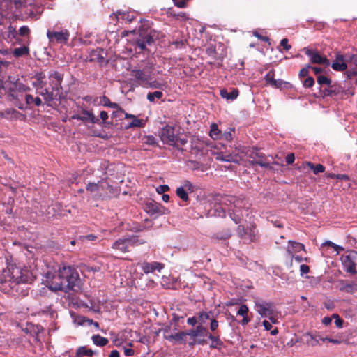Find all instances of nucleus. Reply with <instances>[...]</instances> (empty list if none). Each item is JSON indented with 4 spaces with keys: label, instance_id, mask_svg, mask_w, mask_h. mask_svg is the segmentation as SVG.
I'll return each instance as SVG.
<instances>
[{
    "label": "nucleus",
    "instance_id": "nucleus-1",
    "mask_svg": "<svg viewBox=\"0 0 357 357\" xmlns=\"http://www.w3.org/2000/svg\"><path fill=\"white\" fill-rule=\"evenodd\" d=\"M79 274L72 266L59 267L57 271H48L43 283L51 291L67 292L79 284Z\"/></svg>",
    "mask_w": 357,
    "mask_h": 357
},
{
    "label": "nucleus",
    "instance_id": "nucleus-2",
    "mask_svg": "<svg viewBox=\"0 0 357 357\" xmlns=\"http://www.w3.org/2000/svg\"><path fill=\"white\" fill-rule=\"evenodd\" d=\"M31 278V273L26 267L9 264L0 275V289L5 293H12L18 284L29 282Z\"/></svg>",
    "mask_w": 357,
    "mask_h": 357
},
{
    "label": "nucleus",
    "instance_id": "nucleus-3",
    "mask_svg": "<svg viewBox=\"0 0 357 357\" xmlns=\"http://www.w3.org/2000/svg\"><path fill=\"white\" fill-rule=\"evenodd\" d=\"M245 206V202L239 198L231 195L222 196L220 204L215 206L214 215L218 217H225L228 211L233 221L238 224L242 219L241 208Z\"/></svg>",
    "mask_w": 357,
    "mask_h": 357
},
{
    "label": "nucleus",
    "instance_id": "nucleus-4",
    "mask_svg": "<svg viewBox=\"0 0 357 357\" xmlns=\"http://www.w3.org/2000/svg\"><path fill=\"white\" fill-rule=\"evenodd\" d=\"M239 157L241 158L240 164L245 167L254 166L258 165L261 167H268L269 163L266 161V156L259 153L258 149L254 147H239Z\"/></svg>",
    "mask_w": 357,
    "mask_h": 357
},
{
    "label": "nucleus",
    "instance_id": "nucleus-5",
    "mask_svg": "<svg viewBox=\"0 0 357 357\" xmlns=\"http://www.w3.org/2000/svg\"><path fill=\"white\" fill-rule=\"evenodd\" d=\"M86 190L98 199H107L115 196L116 189L113 188L107 181L102 180L98 183H89Z\"/></svg>",
    "mask_w": 357,
    "mask_h": 357
},
{
    "label": "nucleus",
    "instance_id": "nucleus-6",
    "mask_svg": "<svg viewBox=\"0 0 357 357\" xmlns=\"http://www.w3.org/2000/svg\"><path fill=\"white\" fill-rule=\"evenodd\" d=\"M254 308L262 318H268L273 324L278 323V316L272 303L257 298L255 300Z\"/></svg>",
    "mask_w": 357,
    "mask_h": 357
},
{
    "label": "nucleus",
    "instance_id": "nucleus-7",
    "mask_svg": "<svg viewBox=\"0 0 357 357\" xmlns=\"http://www.w3.org/2000/svg\"><path fill=\"white\" fill-rule=\"evenodd\" d=\"M214 150H211V154L215 157V160L222 162H229L240 164L241 158L239 157L238 148H236L232 153L223 152L222 151H216L219 149L218 146H214Z\"/></svg>",
    "mask_w": 357,
    "mask_h": 357
},
{
    "label": "nucleus",
    "instance_id": "nucleus-8",
    "mask_svg": "<svg viewBox=\"0 0 357 357\" xmlns=\"http://www.w3.org/2000/svg\"><path fill=\"white\" fill-rule=\"evenodd\" d=\"M185 333L186 336H190L194 340L190 345H194L195 344H204L206 343L204 337L208 335V331L202 325H198L195 329H190L186 331Z\"/></svg>",
    "mask_w": 357,
    "mask_h": 357
},
{
    "label": "nucleus",
    "instance_id": "nucleus-9",
    "mask_svg": "<svg viewBox=\"0 0 357 357\" xmlns=\"http://www.w3.org/2000/svg\"><path fill=\"white\" fill-rule=\"evenodd\" d=\"M303 52L310 57V60L312 63L324 64L326 66H330L329 60L326 56H321L317 51L312 50L308 47H304Z\"/></svg>",
    "mask_w": 357,
    "mask_h": 357
},
{
    "label": "nucleus",
    "instance_id": "nucleus-10",
    "mask_svg": "<svg viewBox=\"0 0 357 357\" xmlns=\"http://www.w3.org/2000/svg\"><path fill=\"white\" fill-rule=\"evenodd\" d=\"M47 36L51 43H66L69 39L70 33L67 29L61 31H47Z\"/></svg>",
    "mask_w": 357,
    "mask_h": 357
},
{
    "label": "nucleus",
    "instance_id": "nucleus-11",
    "mask_svg": "<svg viewBox=\"0 0 357 357\" xmlns=\"http://www.w3.org/2000/svg\"><path fill=\"white\" fill-rule=\"evenodd\" d=\"M160 138L165 144L169 145L175 144L177 140V135L174 132V128L169 126L163 128L161 131Z\"/></svg>",
    "mask_w": 357,
    "mask_h": 357
},
{
    "label": "nucleus",
    "instance_id": "nucleus-12",
    "mask_svg": "<svg viewBox=\"0 0 357 357\" xmlns=\"http://www.w3.org/2000/svg\"><path fill=\"white\" fill-rule=\"evenodd\" d=\"M50 84L53 91L61 93L62 90L61 83L63 79V75L57 71H52L49 74Z\"/></svg>",
    "mask_w": 357,
    "mask_h": 357
},
{
    "label": "nucleus",
    "instance_id": "nucleus-13",
    "mask_svg": "<svg viewBox=\"0 0 357 357\" xmlns=\"http://www.w3.org/2000/svg\"><path fill=\"white\" fill-rule=\"evenodd\" d=\"M341 260L346 271L351 273H356L355 252H353L343 255Z\"/></svg>",
    "mask_w": 357,
    "mask_h": 357
},
{
    "label": "nucleus",
    "instance_id": "nucleus-14",
    "mask_svg": "<svg viewBox=\"0 0 357 357\" xmlns=\"http://www.w3.org/2000/svg\"><path fill=\"white\" fill-rule=\"evenodd\" d=\"M238 232L239 236L246 242L253 241L255 237V228L253 227H248L245 228L243 226H238Z\"/></svg>",
    "mask_w": 357,
    "mask_h": 357
},
{
    "label": "nucleus",
    "instance_id": "nucleus-15",
    "mask_svg": "<svg viewBox=\"0 0 357 357\" xmlns=\"http://www.w3.org/2000/svg\"><path fill=\"white\" fill-rule=\"evenodd\" d=\"M188 191L192 192L193 186L190 182L185 181L183 186L177 188L176 193L177 196L182 200L187 202L188 200Z\"/></svg>",
    "mask_w": 357,
    "mask_h": 357
},
{
    "label": "nucleus",
    "instance_id": "nucleus-16",
    "mask_svg": "<svg viewBox=\"0 0 357 357\" xmlns=\"http://www.w3.org/2000/svg\"><path fill=\"white\" fill-rule=\"evenodd\" d=\"M163 268L164 265L157 261H153L151 263L143 262L141 264V268L146 274L153 273L155 271L160 272Z\"/></svg>",
    "mask_w": 357,
    "mask_h": 357
},
{
    "label": "nucleus",
    "instance_id": "nucleus-17",
    "mask_svg": "<svg viewBox=\"0 0 357 357\" xmlns=\"http://www.w3.org/2000/svg\"><path fill=\"white\" fill-rule=\"evenodd\" d=\"M40 95L43 97L45 102L47 104H50L54 99H61L63 98L62 93H57L56 91H49L48 89H45L42 92H40Z\"/></svg>",
    "mask_w": 357,
    "mask_h": 357
},
{
    "label": "nucleus",
    "instance_id": "nucleus-18",
    "mask_svg": "<svg viewBox=\"0 0 357 357\" xmlns=\"http://www.w3.org/2000/svg\"><path fill=\"white\" fill-rule=\"evenodd\" d=\"M331 67L336 71L344 70L347 68L344 56L342 54H337L335 60L331 64Z\"/></svg>",
    "mask_w": 357,
    "mask_h": 357
},
{
    "label": "nucleus",
    "instance_id": "nucleus-19",
    "mask_svg": "<svg viewBox=\"0 0 357 357\" xmlns=\"http://www.w3.org/2000/svg\"><path fill=\"white\" fill-rule=\"evenodd\" d=\"M206 146H211V144L202 141L197 137H192L191 141V148L195 153L202 152Z\"/></svg>",
    "mask_w": 357,
    "mask_h": 357
},
{
    "label": "nucleus",
    "instance_id": "nucleus-20",
    "mask_svg": "<svg viewBox=\"0 0 357 357\" xmlns=\"http://www.w3.org/2000/svg\"><path fill=\"white\" fill-rule=\"evenodd\" d=\"M130 243L131 241L130 239H119L113 243L112 248L121 252H126L128 251V248Z\"/></svg>",
    "mask_w": 357,
    "mask_h": 357
},
{
    "label": "nucleus",
    "instance_id": "nucleus-21",
    "mask_svg": "<svg viewBox=\"0 0 357 357\" xmlns=\"http://www.w3.org/2000/svg\"><path fill=\"white\" fill-rule=\"evenodd\" d=\"M289 245L287 248V252L290 257H293V254L296 252H298L305 249V246L303 244L296 242V241H289Z\"/></svg>",
    "mask_w": 357,
    "mask_h": 357
},
{
    "label": "nucleus",
    "instance_id": "nucleus-22",
    "mask_svg": "<svg viewBox=\"0 0 357 357\" xmlns=\"http://www.w3.org/2000/svg\"><path fill=\"white\" fill-rule=\"evenodd\" d=\"M126 119H131L132 121L128 124V128H142L145 125V121L137 119L135 115L126 113Z\"/></svg>",
    "mask_w": 357,
    "mask_h": 357
},
{
    "label": "nucleus",
    "instance_id": "nucleus-23",
    "mask_svg": "<svg viewBox=\"0 0 357 357\" xmlns=\"http://www.w3.org/2000/svg\"><path fill=\"white\" fill-rule=\"evenodd\" d=\"M248 307L245 304L241 305L237 311V314L243 317V319L241 321L242 325H247L250 321V319L248 316Z\"/></svg>",
    "mask_w": 357,
    "mask_h": 357
},
{
    "label": "nucleus",
    "instance_id": "nucleus-24",
    "mask_svg": "<svg viewBox=\"0 0 357 357\" xmlns=\"http://www.w3.org/2000/svg\"><path fill=\"white\" fill-rule=\"evenodd\" d=\"M132 73H134V76L136 79L139 80L141 82L140 84L143 86H145V84L148 83V80L151 79L150 75L149 74H146L142 70H132Z\"/></svg>",
    "mask_w": 357,
    "mask_h": 357
},
{
    "label": "nucleus",
    "instance_id": "nucleus-25",
    "mask_svg": "<svg viewBox=\"0 0 357 357\" xmlns=\"http://www.w3.org/2000/svg\"><path fill=\"white\" fill-rule=\"evenodd\" d=\"M220 96L222 98H225L227 100H234L238 96V91L236 89H233L231 91L223 89L220 90Z\"/></svg>",
    "mask_w": 357,
    "mask_h": 357
},
{
    "label": "nucleus",
    "instance_id": "nucleus-26",
    "mask_svg": "<svg viewBox=\"0 0 357 357\" xmlns=\"http://www.w3.org/2000/svg\"><path fill=\"white\" fill-rule=\"evenodd\" d=\"M186 337L185 332H179L175 334L165 335V338L174 342H183Z\"/></svg>",
    "mask_w": 357,
    "mask_h": 357
},
{
    "label": "nucleus",
    "instance_id": "nucleus-27",
    "mask_svg": "<svg viewBox=\"0 0 357 357\" xmlns=\"http://www.w3.org/2000/svg\"><path fill=\"white\" fill-rule=\"evenodd\" d=\"M304 337H305L306 344L312 347L319 344L320 337H323L321 335H313L309 333L304 335Z\"/></svg>",
    "mask_w": 357,
    "mask_h": 357
},
{
    "label": "nucleus",
    "instance_id": "nucleus-28",
    "mask_svg": "<svg viewBox=\"0 0 357 357\" xmlns=\"http://www.w3.org/2000/svg\"><path fill=\"white\" fill-rule=\"evenodd\" d=\"M209 136L213 139H219L222 137V132L215 123L210 126Z\"/></svg>",
    "mask_w": 357,
    "mask_h": 357
},
{
    "label": "nucleus",
    "instance_id": "nucleus-29",
    "mask_svg": "<svg viewBox=\"0 0 357 357\" xmlns=\"http://www.w3.org/2000/svg\"><path fill=\"white\" fill-rule=\"evenodd\" d=\"M153 42V38L150 34L146 35L143 39H139L137 41V45L141 50L146 48V45H150Z\"/></svg>",
    "mask_w": 357,
    "mask_h": 357
},
{
    "label": "nucleus",
    "instance_id": "nucleus-30",
    "mask_svg": "<svg viewBox=\"0 0 357 357\" xmlns=\"http://www.w3.org/2000/svg\"><path fill=\"white\" fill-rule=\"evenodd\" d=\"M116 17L119 20L121 19L123 20H126L128 22H132L135 18V15L132 13H126L123 11L118 10L116 13Z\"/></svg>",
    "mask_w": 357,
    "mask_h": 357
},
{
    "label": "nucleus",
    "instance_id": "nucleus-31",
    "mask_svg": "<svg viewBox=\"0 0 357 357\" xmlns=\"http://www.w3.org/2000/svg\"><path fill=\"white\" fill-rule=\"evenodd\" d=\"M206 337L211 340V348H219L222 345V342L220 340L219 335H214L208 333Z\"/></svg>",
    "mask_w": 357,
    "mask_h": 357
},
{
    "label": "nucleus",
    "instance_id": "nucleus-32",
    "mask_svg": "<svg viewBox=\"0 0 357 357\" xmlns=\"http://www.w3.org/2000/svg\"><path fill=\"white\" fill-rule=\"evenodd\" d=\"M231 236V231L229 229L217 232L213 235V238L217 240H227Z\"/></svg>",
    "mask_w": 357,
    "mask_h": 357
},
{
    "label": "nucleus",
    "instance_id": "nucleus-33",
    "mask_svg": "<svg viewBox=\"0 0 357 357\" xmlns=\"http://www.w3.org/2000/svg\"><path fill=\"white\" fill-rule=\"evenodd\" d=\"M93 354V351L91 349H87L86 347H80L77 349L75 357L91 356Z\"/></svg>",
    "mask_w": 357,
    "mask_h": 357
},
{
    "label": "nucleus",
    "instance_id": "nucleus-34",
    "mask_svg": "<svg viewBox=\"0 0 357 357\" xmlns=\"http://www.w3.org/2000/svg\"><path fill=\"white\" fill-rule=\"evenodd\" d=\"M82 114H83V116H82L83 117V121H89L91 123H98V119L95 117L91 111L82 109Z\"/></svg>",
    "mask_w": 357,
    "mask_h": 357
},
{
    "label": "nucleus",
    "instance_id": "nucleus-35",
    "mask_svg": "<svg viewBox=\"0 0 357 357\" xmlns=\"http://www.w3.org/2000/svg\"><path fill=\"white\" fill-rule=\"evenodd\" d=\"M93 343L100 347L106 345L108 343V340L105 337L100 336V335H95L92 337Z\"/></svg>",
    "mask_w": 357,
    "mask_h": 357
},
{
    "label": "nucleus",
    "instance_id": "nucleus-36",
    "mask_svg": "<svg viewBox=\"0 0 357 357\" xmlns=\"http://www.w3.org/2000/svg\"><path fill=\"white\" fill-rule=\"evenodd\" d=\"M148 212L151 214L161 213V205L157 203H150L147 205Z\"/></svg>",
    "mask_w": 357,
    "mask_h": 357
},
{
    "label": "nucleus",
    "instance_id": "nucleus-37",
    "mask_svg": "<svg viewBox=\"0 0 357 357\" xmlns=\"http://www.w3.org/2000/svg\"><path fill=\"white\" fill-rule=\"evenodd\" d=\"M36 82L33 83V86L38 88H43L45 85V82H44V79L45 78V75L43 73H40L36 75Z\"/></svg>",
    "mask_w": 357,
    "mask_h": 357
},
{
    "label": "nucleus",
    "instance_id": "nucleus-38",
    "mask_svg": "<svg viewBox=\"0 0 357 357\" xmlns=\"http://www.w3.org/2000/svg\"><path fill=\"white\" fill-rule=\"evenodd\" d=\"M100 103L105 107H109L114 109H119V106L117 103L111 102L109 99L106 96H102L101 98Z\"/></svg>",
    "mask_w": 357,
    "mask_h": 357
},
{
    "label": "nucleus",
    "instance_id": "nucleus-39",
    "mask_svg": "<svg viewBox=\"0 0 357 357\" xmlns=\"http://www.w3.org/2000/svg\"><path fill=\"white\" fill-rule=\"evenodd\" d=\"M320 340L323 342H331V343L335 344H341V343H343V342L347 343V340H344V338H342V337L329 338V337H320Z\"/></svg>",
    "mask_w": 357,
    "mask_h": 357
},
{
    "label": "nucleus",
    "instance_id": "nucleus-40",
    "mask_svg": "<svg viewBox=\"0 0 357 357\" xmlns=\"http://www.w3.org/2000/svg\"><path fill=\"white\" fill-rule=\"evenodd\" d=\"M307 166L312 169L313 170V172L315 174H317L319 173H321V172H324V167L321 165V164H317L316 165H314L313 163L310 162H307Z\"/></svg>",
    "mask_w": 357,
    "mask_h": 357
},
{
    "label": "nucleus",
    "instance_id": "nucleus-41",
    "mask_svg": "<svg viewBox=\"0 0 357 357\" xmlns=\"http://www.w3.org/2000/svg\"><path fill=\"white\" fill-rule=\"evenodd\" d=\"M29 54V48L26 47H21L15 48L13 52V54L15 56H21Z\"/></svg>",
    "mask_w": 357,
    "mask_h": 357
},
{
    "label": "nucleus",
    "instance_id": "nucleus-42",
    "mask_svg": "<svg viewBox=\"0 0 357 357\" xmlns=\"http://www.w3.org/2000/svg\"><path fill=\"white\" fill-rule=\"evenodd\" d=\"M162 97V93L160 91H154L147 94V99L150 102H154L155 99H160Z\"/></svg>",
    "mask_w": 357,
    "mask_h": 357
},
{
    "label": "nucleus",
    "instance_id": "nucleus-43",
    "mask_svg": "<svg viewBox=\"0 0 357 357\" xmlns=\"http://www.w3.org/2000/svg\"><path fill=\"white\" fill-rule=\"evenodd\" d=\"M209 319H210V315H209V313H208V312H202L198 314L197 319H198V321H199V323H200L199 325H202Z\"/></svg>",
    "mask_w": 357,
    "mask_h": 357
},
{
    "label": "nucleus",
    "instance_id": "nucleus-44",
    "mask_svg": "<svg viewBox=\"0 0 357 357\" xmlns=\"http://www.w3.org/2000/svg\"><path fill=\"white\" fill-rule=\"evenodd\" d=\"M75 322H77L79 325H84L85 324L93 325V321L92 319H86L84 317H79L75 319Z\"/></svg>",
    "mask_w": 357,
    "mask_h": 357
},
{
    "label": "nucleus",
    "instance_id": "nucleus-45",
    "mask_svg": "<svg viewBox=\"0 0 357 357\" xmlns=\"http://www.w3.org/2000/svg\"><path fill=\"white\" fill-rule=\"evenodd\" d=\"M265 80L268 84H269L270 85H271L273 86H276V87L278 86L277 80L274 79L273 75H271V73H268L265 76Z\"/></svg>",
    "mask_w": 357,
    "mask_h": 357
},
{
    "label": "nucleus",
    "instance_id": "nucleus-46",
    "mask_svg": "<svg viewBox=\"0 0 357 357\" xmlns=\"http://www.w3.org/2000/svg\"><path fill=\"white\" fill-rule=\"evenodd\" d=\"M146 87H151L153 89H161L162 84L157 81L151 82L150 79L148 80V83L145 84Z\"/></svg>",
    "mask_w": 357,
    "mask_h": 357
},
{
    "label": "nucleus",
    "instance_id": "nucleus-47",
    "mask_svg": "<svg viewBox=\"0 0 357 357\" xmlns=\"http://www.w3.org/2000/svg\"><path fill=\"white\" fill-rule=\"evenodd\" d=\"M317 82L319 84H325V85H330L331 80L326 76L319 75L317 77Z\"/></svg>",
    "mask_w": 357,
    "mask_h": 357
},
{
    "label": "nucleus",
    "instance_id": "nucleus-48",
    "mask_svg": "<svg viewBox=\"0 0 357 357\" xmlns=\"http://www.w3.org/2000/svg\"><path fill=\"white\" fill-rule=\"evenodd\" d=\"M323 245H328L331 246L334 249V251H335L337 253H338L340 250H342L343 248L331 241H326V243H323Z\"/></svg>",
    "mask_w": 357,
    "mask_h": 357
},
{
    "label": "nucleus",
    "instance_id": "nucleus-49",
    "mask_svg": "<svg viewBox=\"0 0 357 357\" xmlns=\"http://www.w3.org/2000/svg\"><path fill=\"white\" fill-rule=\"evenodd\" d=\"M314 84V80L312 77H307L303 82L305 87H312Z\"/></svg>",
    "mask_w": 357,
    "mask_h": 357
},
{
    "label": "nucleus",
    "instance_id": "nucleus-50",
    "mask_svg": "<svg viewBox=\"0 0 357 357\" xmlns=\"http://www.w3.org/2000/svg\"><path fill=\"white\" fill-rule=\"evenodd\" d=\"M30 33V29L27 26H22L19 29V34L22 36H25L29 35Z\"/></svg>",
    "mask_w": 357,
    "mask_h": 357
},
{
    "label": "nucleus",
    "instance_id": "nucleus-51",
    "mask_svg": "<svg viewBox=\"0 0 357 357\" xmlns=\"http://www.w3.org/2000/svg\"><path fill=\"white\" fill-rule=\"evenodd\" d=\"M169 190V187L167 185H161L156 188V191L158 194H162L167 192Z\"/></svg>",
    "mask_w": 357,
    "mask_h": 357
},
{
    "label": "nucleus",
    "instance_id": "nucleus-52",
    "mask_svg": "<svg viewBox=\"0 0 357 357\" xmlns=\"http://www.w3.org/2000/svg\"><path fill=\"white\" fill-rule=\"evenodd\" d=\"M25 101L26 105L29 106L28 107L31 109V105L33 103L34 98L30 94H26L25 96Z\"/></svg>",
    "mask_w": 357,
    "mask_h": 357
},
{
    "label": "nucleus",
    "instance_id": "nucleus-53",
    "mask_svg": "<svg viewBox=\"0 0 357 357\" xmlns=\"http://www.w3.org/2000/svg\"><path fill=\"white\" fill-rule=\"evenodd\" d=\"M311 68L310 65H307L306 67L302 68L299 72L301 77H307L308 75V70Z\"/></svg>",
    "mask_w": 357,
    "mask_h": 357
},
{
    "label": "nucleus",
    "instance_id": "nucleus-54",
    "mask_svg": "<svg viewBox=\"0 0 357 357\" xmlns=\"http://www.w3.org/2000/svg\"><path fill=\"white\" fill-rule=\"evenodd\" d=\"M174 5L178 8H185L188 0H173Z\"/></svg>",
    "mask_w": 357,
    "mask_h": 357
},
{
    "label": "nucleus",
    "instance_id": "nucleus-55",
    "mask_svg": "<svg viewBox=\"0 0 357 357\" xmlns=\"http://www.w3.org/2000/svg\"><path fill=\"white\" fill-rule=\"evenodd\" d=\"M355 286L352 284H346L341 288L342 290L348 292L353 293L354 291Z\"/></svg>",
    "mask_w": 357,
    "mask_h": 357
},
{
    "label": "nucleus",
    "instance_id": "nucleus-56",
    "mask_svg": "<svg viewBox=\"0 0 357 357\" xmlns=\"http://www.w3.org/2000/svg\"><path fill=\"white\" fill-rule=\"evenodd\" d=\"M280 45L282 46L283 48L287 51L289 50L291 48V46L288 44V39L287 38H283L280 41Z\"/></svg>",
    "mask_w": 357,
    "mask_h": 357
},
{
    "label": "nucleus",
    "instance_id": "nucleus-57",
    "mask_svg": "<svg viewBox=\"0 0 357 357\" xmlns=\"http://www.w3.org/2000/svg\"><path fill=\"white\" fill-rule=\"evenodd\" d=\"M187 142V140L184 138H179L178 136H177V140L175 144H172V146H183L186 144Z\"/></svg>",
    "mask_w": 357,
    "mask_h": 357
},
{
    "label": "nucleus",
    "instance_id": "nucleus-58",
    "mask_svg": "<svg viewBox=\"0 0 357 357\" xmlns=\"http://www.w3.org/2000/svg\"><path fill=\"white\" fill-rule=\"evenodd\" d=\"M301 275L308 273L310 271V267L306 264H302L300 266Z\"/></svg>",
    "mask_w": 357,
    "mask_h": 357
},
{
    "label": "nucleus",
    "instance_id": "nucleus-59",
    "mask_svg": "<svg viewBox=\"0 0 357 357\" xmlns=\"http://www.w3.org/2000/svg\"><path fill=\"white\" fill-rule=\"evenodd\" d=\"M15 87L16 89H17L19 91H24V92H26L29 90V88L28 86H26L25 85H24L23 84H21V83L16 84Z\"/></svg>",
    "mask_w": 357,
    "mask_h": 357
},
{
    "label": "nucleus",
    "instance_id": "nucleus-60",
    "mask_svg": "<svg viewBox=\"0 0 357 357\" xmlns=\"http://www.w3.org/2000/svg\"><path fill=\"white\" fill-rule=\"evenodd\" d=\"M218 327V321L216 319H211V324H210V328L212 331H216V329Z\"/></svg>",
    "mask_w": 357,
    "mask_h": 357
},
{
    "label": "nucleus",
    "instance_id": "nucleus-61",
    "mask_svg": "<svg viewBox=\"0 0 357 357\" xmlns=\"http://www.w3.org/2000/svg\"><path fill=\"white\" fill-rule=\"evenodd\" d=\"M295 156L294 153H289L286 156V162L287 164H292L294 162Z\"/></svg>",
    "mask_w": 357,
    "mask_h": 357
},
{
    "label": "nucleus",
    "instance_id": "nucleus-62",
    "mask_svg": "<svg viewBox=\"0 0 357 357\" xmlns=\"http://www.w3.org/2000/svg\"><path fill=\"white\" fill-rule=\"evenodd\" d=\"M272 324L271 321L270 322L267 320H264L262 322L266 331H270L272 328Z\"/></svg>",
    "mask_w": 357,
    "mask_h": 357
},
{
    "label": "nucleus",
    "instance_id": "nucleus-63",
    "mask_svg": "<svg viewBox=\"0 0 357 357\" xmlns=\"http://www.w3.org/2000/svg\"><path fill=\"white\" fill-rule=\"evenodd\" d=\"M197 322L198 319L195 317H189L187 320V323L191 326H195Z\"/></svg>",
    "mask_w": 357,
    "mask_h": 357
},
{
    "label": "nucleus",
    "instance_id": "nucleus-64",
    "mask_svg": "<svg viewBox=\"0 0 357 357\" xmlns=\"http://www.w3.org/2000/svg\"><path fill=\"white\" fill-rule=\"evenodd\" d=\"M335 324L337 328H341L343 326V320L339 317L335 320Z\"/></svg>",
    "mask_w": 357,
    "mask_h": 357
}]
</instances>
